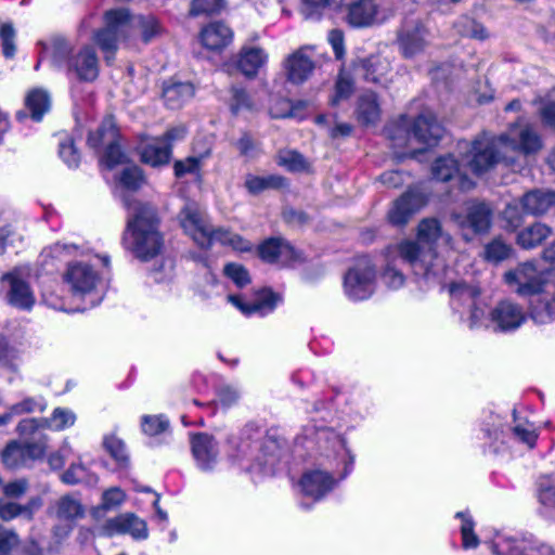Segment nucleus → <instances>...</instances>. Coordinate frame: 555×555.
Returning <instances> with one entry per match:
<instances>
[{
    "mask_svg": "<svg viewBox=\"0 0 555 555\" xmlns=\"http://www.w3.org/2000/svg\"><path fill=\"white\" fill-rule=\"evenodd\" d=\"M541 149L540 135L528 124H515L499 137L482 133L472 143H459L463 165L475 175L488 171L501 160L513 165L514 158L507 155L508 152L527 156L535 154Z\"/></svg>",
    "mask_w": 555,
    "mask_h": 555,
    "instance_id": "1",
    "label": "nucleus"
},
{
    "mask_svg": "<svg viewBox=\"0 0 555 555\" xmlns=\"http://www.w3.org/2000/svg\"><path fill=\"white\" fill-rule=\"evenodd\" d=\"M452 249V236L442 230L441 223L435 218L423 219L416 231V240H403L396 245L387 247V256L398 253L399 257L408 262L416 275L426 280L441 278L447 270L443 251Z\"/></svg>",
    "mask_w": 555,
    "mask_h": 555,
    "instance_id": "2",
    "label": "nucleus"
},
{
    "mask_svg": "<svg viewBox=\"0 0 555 555\" xmlns=\"http://www.w3.org/2000/svg\"><path fill=\"white\" fill-rule=\"evenodd\" d=\"M304 438L309 443L315 444L321 457V465L325 468L308 470L299 482L304 495L318 501L336 486L337 481L334 475L337 474L340 464L345 469L340 478L348 474L349 455L344 439L333 429L307 425L304 428Z\"/></svg>",
    "mask_w": 555,
    "mask_h": 555,
    "instance_id": "3",
    "label": "nucleus"
},
{
    "mask_svg": "<svg viewBox=\"0 0 555 555\" xmlns=\"http://www.w3.org/2000/svg\"><path fill=\"white\" fill-rule=\"evenodd\" d=\"M124 205L128 210L127 227L122 234L124 247L142 261L156 257L164 245L156 208L128 197L124 198Z\"/></svg>",
    "mask_w": 555,
    "mask_h": 555,
    "instance_id": "4",
    "label": "nucleus"
},
{
    "mask_svg": "<svg viewBox=\"0 0 555 555\" xmlns=\"http://www.w3.org/2000/svg\"><path fill=\"white\" fill-rule=\"evenodd\" d=\"M104 23L105 27L94 34L93 40L104 52L107 61L117 50L118 42L129 36L130 28L137 31L145 43L160 36L164 30L154 15L131 17L126 9L106 11Z\"/></svg>",
    "mask_w": 555,
    "mask_h": 555,
    "instance_id": "5",
    "label": "nucleus"
},
{
    "mask_svg": "<svg viewBox=\"0 0 555 555\" xmlns=\"http://www.w3.org/2000/svg\"><path fill=\"white\" fill-rule=\"evenodd\" d=\"M229 459L248 472L271 473L281 455V443L260 430L249 433L246 428L240 436L228 439Z\"/></svg>",
    "mask_w": 555,
    "mask_h": 555,
    "instance_id": "6",
    "label": "nucleus"
},
{
    "mask_svg": "<svg viewBox=\"0 0 555 555\" xmlns=\"http://www.w3.org/2000/svg\"><path fill=\"white\" fill-rule=\"evenodd\" d=\"M53 66L65 69L80 81L91 82L99 76V57L90 44L73 47L64 38H55L52 43Z\"/></svg>",
    "mask_w": 555,
    "mask_h": 555,
    "instance_id": "7",
    "label": "nucleus"
},
{
    "mask_svg": "<svg viewBox=\"0 0 555 555\" xmlns=\"http://www.w3.org/2000/svg\"><path fill=\"white\" fill-rule=\"evenodd\" d=\"M388 132L395 146L412 149L413 142L427 146L436 145L442 138L444 129L433 112L425 111L412 124L405 116L401 117L395 132L392 133L391 129Z\"/></svg>",
    "mask_w": 555,
    "mask_h": 555,
    "instance_id": "8",
    "label": "nucleus"
},
{
    "mask_svg": "<svg viewBox=\"0 0 555 555\" xmlns=\"http://www.w3.org/2000/svg\"><path fill=\"white\" fill-rule=\"evenodd\" d=\"M448 292L454 309L467 314L463 320L468 327L472 330L482 327L488 304L482 297L480 286L477 283L459 280L448 285Z\"/></svg>",
    "mask_w": 555,
    "mask_h": 555,
    "instance_id": "9",
    "label": "nucleus"
},
{
    "mask_svg": "<svg viewBox=\"0 0 555 555\" xmlns=\"http://www.w3.org/2000/svg\"><path fill=\"white\" fill-rule=\"evenodd\" d=\"M88 145L98 151L103 149L100 164L106 169H114L127 163V156L119 146V133L113 119H105L95 132L88 137Z\"/></svg>",
    "mask_w": 555,
    "mask_h": 555,
    "instance_id": "10",
    "label": "nucleus"
},
{
    "mask_svg": "<svg viewBox=\"0 0 555 555\" xmlns=\"http://www.w3.org/2000/svg\"><path fill=\"white\" fill-rule=\"evenodd\" d=\"M376 270L370 257H360L344 278L345 295L353 301L365 300L375 289Z\"/></svg>",
    "mask_w": 555,
    "mask_h": 555,
    "instance_id": "11",
    "label": "nucleus"
},
{
    "mask_svg": "<svg viewBox=\"0 0 555 555\" xmlns=\"http://www.w3.org/2000/svg\"><path fill=\"white\" fill-rule=\"evenodd\" d=\"M184 127L167 130L163 135L146 138L139 145L141 160L152 167L167 165L171 157V143L184 137Z\"/></svg>",
    "mask_w": 555,
    "mask_h": 555,
    "instance_id": "12",
    "label": "nucleus"
},
{
    "mask_svg": "<svg viewBox=\"0 0 555 555\" xmlns=\"http://www.w3.org/2000/svg\"><path fill=\"white\" fill-rule=\"evenodd\" d=\"M179 223L184 232L204 249L211 246L214 233L211 224L194 202H186L178 215Z\"/></svg>",
    "mask_w": 555,
    "mask_h": 555,
    "instance_id": "13",
    "label": "nucleus"
},
{
    "mask_svg": "<svg viewBox=\"0 0 555 555\" xmlns=\"http://www.w3.org/2000/svg\"><path fill=\"white\" fill-rule=\"evenodd\" d=\"M504 282L520 296H533L543 293L546 279L533 262H525L507 271Z\"/></svg>",
    "mask_w": 555,
    "mask_h": 555,
    "instance_id": "14",
    "label": "nucleus"
},
{
    "mask_svg": "<svg viewBox=\"0 0 555 555\" xmlns=\"http://www.w3.org/2000/svg\"><path fill=\"white\" fill-rule=\"evenodd\" d=\"M527 321L524 308L509 299L499 301L486 315L482 326L491 327L494 332L509 333L518 330Z\"/></svg>",
    "mask_w": 555,
    "mask_h": 555,
    "instance_id": "15",
    "label": "nucleus"
},
{
    "mask_svg": "<svg viewBox=\"0 0 555 555\" xmlns=\"http://www.w3.org/2000/svg\"><path fill=\"white\" fill-rule=\"evenodd\" d=\"M452 219L463 231V237L470 241L465 231L474 234L487 233L491 227L492 210L488 204L473 201L465 204L463 211L453 212Z\"/></svg>",
    "mask_w": 555,
    "mask_h": 555,
    "instance_id": "16",
    "label": "nucleus"
},
{
    "mask_svg": "<svg viewBox=\"0 0 555 555\" xmlns=\"http://www.w3.org/2000/svg\"><path fill=\"white\" fill-rule=\"evenodd\" d=\"M27 275L26 271L14 268L1 276V288L5 300L11 306L23 310L30 309L35 304L34 293L26 281Z\"/></svg>",
    "mask_w": 555,
    "mask_h": 555,
    "instance_id": "17",
    "label": "nucleus"
},
{
    "mask_svg": "<svg viewBox=\"0 0 555 555\" xmlns=\"http://www.w3.org/2000/svg\"><path fill=\"white\" fill-rule=\"evenodd\" d=\"M96 532L102 537L129 534L134 540H146L149 538L145 520L129 512L105 520L96 527Z\"/></svg>",
    "mask_w": 555,
    "mask_h": 555,
    "instance_id": "18",
    "label": "nucleus"
},
{
    "mask_svg": "<svg viewBox=\"0 0 555 555\" xmlns=\"http://www.w3.org/2000/svg\"><path fill=\"white\" fill-rule=\"evenodd\" d=\"M496 555H555L554 548L530 537H498L493 542Z\"/></svg>",
    "mask_w": 555,
    "mask_h": 555,
    "instance_id": "19",
    "label": "nucleus"
},
{
    "mask_svg": "<svg viewBox=\"0 0 555 555\" xmlns=\"http://www.w3.org/2000/svg\"><path fill=\"white\" fill-rule=\"evenodd\" d=\"M63 282L74 296L83 297L95 289L100 282V275L92 266L82 261H74L67 264Z\"/></svg>",
    "mask_w": 555,
    "mask_h": 555,
    "instance_id": "20",
    "label": "nucleus"
},
{
    "mask_svg": "<svg viewBox=\"0 0 555 555\" xmlns=\"http://www.w3.org/2000/svg\"><path fill=\"white\" fill-rule=\"evenodd\" d=\"M398 46L405 59L424 52L430 42V34L420 20H405L398 31Z\"/></svg>",
    "mask_w": 555,
    "mask_h": 555,
    "instance_id": "21",
    "label": "nucleus"
},
{
    "mask_svg": "<svg viewBox=\"0 0 555 555\" xmlns=\"http://www.w3.org/2000/svg\"><path fill=\"white\" fill-rule=\"evenodd\" d=\"M282 66L287 81L294 85L304 83L315 68L314 48L300 47L284 59Z\"/></svg>",
    "mask_w": 555,
    "mask_h": 555,
    "instance_id": "22",
    "label": "nucleus"
},
{
    "mask_svg": "<svg viewBox=\"0 0 555 555\" xmlns=\"http://www.w3.org/2000/svg\"><path fill=\"white\" fill-rule=\"evenodd\" d=\"M191 450L196 466L204 472L211 470L218 461L219 448L216 439L205 433L191 437Z\"/></svg>",
    "mask_w": 555,
    "mask_h": 555,
    "instance_id": "23",
    "label": "nucleus"
},
{
    "mask_svg": "<svg viewBox=\"0 0 555 555\" xmlns=\"http://www.w3.org/2000/svg\"><path fill=\"white\" fill-rule=\"evenodd\" d=\"M228 301L235 306L245 315L254 313L266 315L274 310L279 296L269 289H262L255 295V299L247 304L237 295H229Z\"/></svg>",
    "mask_w": 555,
    "mask_h": 555,
    "instance_id": "24",
    "label": "nucleus"
},
{
    "mask_svg": "<svg viewBox=\"0 0 555 555\" xmlns=\"http://www.w3.org/2000/svg\"><path fill=\"white\" fill-rule=\"evenodd\" d=\"M425 203V197L421 193L409 191L393 203L388 219L395 225H403Z\"/></svg>",
    "mask_w": 555,
    "mask_h": 555,
    "instance_id": "25",
    "label": "nucleus"
},
{
    "mask_svg": "<svg viewBox=\"0 0 555 555\" xmlns=\"http://www.w3.org/2000/svg\"><path fill=\"white\" fill-rule=\"evenodd\" d=\"M268 53L259 47H244L233 60L234 67L247 78H255L268 62Z\"/></svg>",
    "mask_w": 555,
    "mask_h": 555,
    "instance_id": "26",
    "label": "nucleus"
},
{
    "mask_svg": "<svg viewBox=\"0 0 555 555\" xmlns=\"http://www.w3.org/2000/svg\"><path fill=\"white\" fill-rule=\"evenodd\" d=\"M233 30L222 22L207 24L199 34V40L204 48L211 51H220L233 40Z\"/></svg>",
    "mask_w": 555,
    "mask_h": 555,
    "instance_id": "27",
    "label": "nucleus"
},
{
    "mask_svg": "<svg viewBox=\"0 0 555 555\" xmlns=\"http://www.w3.org/2000/svg\"><path fill=\"white\" fill-rule=\"evenodd\" d=\"M260 258L267 262L287 264L295 259L294 248L281 237H271L258 247Z\"/></svg>",
    "mask_w": 555,
    "mask_h": 555,
    "instance_id": "28",
    "label": "nucleus"
},
{
    "mask_svg": "<svg viewBox=\"0 0 555 555\" xmlns=\"http://www.w3.org/2000/svg\"><path fill=\"white\" fill-rule=\"evenodd\" d=\"M48 513L61 521L75 525V522L85 517L86 508L74 495L66 494L56 500Z\"/></svg>",
    "mask_w": 555,
    "mask_h": 555,
    "instance_id": "29",
    "label": "nucleus"
},
{
    "mask_svg": "<svg viewBox=\"0 0 555 555\" xmlns=\"http://www.w3.org/2000/svg\"><path fill=\"white\" fill-rule=\"evenodd\" d=\"M521 207L526 214L540 216L555 207V192L532 190L521 197Z\"/></svg>",
    "mask_w": 555,
    "mask_h": 555,
    "instance_id": "30",
    "label": "nucleus"
},
{
    "mask_svg": "<svg viewBox=\"0 0 555 555\" xmlns=\"http://www.w3.org/2000/svg\"><path fill=\"white\" fill-rule=\"evenodd\" d=\"M433 175L437 180L449 181L453 178L459 179V185L462 190H469L474 182L464 173H461L457 162L452 156L438 158L433 166Z\"/></svg>",
    "mask_w": 555,
    "mask_h": 555,
    "instance_id": "31",
    "label": "nucleus"
},
{
    "mask_svg": "<svg viewBox=\"0 0 555 555\" xmlns=\"http://www.w3.org/2000/svg\"><path fill=\"white\" fill-rule=\"evenodd\" d=\"M347 21L356 27H366L377 23L378 10L373 0H359L349 5Z\"/></svg>",
    "mask_w": 555,
    "mask_h": 555,
    "instance_id": "32",
    "label": "nucleus"
},
{
    "mask_svg": "<svg viewBox=\"0 0 555 555\" xmlns=\"http://www.w3.org/2000/svg\"><path fill=\"white\" fill-rule=\"evenodd\" d=\"M382 116V108L374 92L362 93L357 102L356 117L363 126L376 125Z\"/></svg>",
    "mask_w": 555,
    "mask_h": 555,
    "instance_id": "33",
    "label": "nucleus"
},
{
    "mask_svg": "<svg viewBox=\"0 0 555 555\" xmlns=\"http://www.w3.org/2000/svg\"><path fill=\"white\" fill-rule=\"evenodd\" d=\"M78 254H80V247L75 244L55 243L41 251L39 263L42 270L50 272L55 267L56 260L62 261Z\"/></svg>",
    "mask_w": 555,
    "mask_h": 555,
    "instance_id": "34",
    "label": "nucleus"
},
{
    "mask_svg": "<svg viewBox=\"0 0 555 555\" xmlns=\"http://www.w3.org/2000/svg\"><path fill=\"white\" fill-rule=\"evenodd\" d=\"M195 90L190 82H166L163 89L165 104L171 108H180L194 96Z\"/></svg>",
    "mask_w": 555,
    "mask_h": 555,
    "instance_id": "35",
    "label": "nucleus"
},
{
    "mask_svg": "<svg viewBox=\"0 0 555 555\" xmlns=\"http://www.w3.org/2000/svg\"><path fill=\"white\" fill-rule=\"evenodd\" d=\"M552 234V229L542 222H535L517 234V244L524 249H531L545 241Z\"/></svg>",
    "mask_w": 555,
    "mask_h": 555,
    "instance_id": "36",
    "label": "nucleus"
},
{
    "mask_svg": "<svg viewBox=\"0 0 555 555\" xmlns=\"http://www.w3.org/2000/svg\"><path fill=\"white\" fill-rule=\"evenodd\" d=\"M47 408V401L42 396L26 397L22 401L13 404L9 412L0 416V425L9 422L13 416L22 414L43 412Z\"/></svg>",
    "mask_w": 555,
    "mask_h": 555,
    "instance_id": "37",
    "label": "nucleus"
},
{
    "mask_svg": "<svg viewBox=\"0 0 555 555\" xmlns=\"http://www.w3.org/2000/svg\"><path fill=\"white\" fill-rule=\"evenodd\" d=\"M25 105L29 109L31 118L39 121L50 109V96L42 89H34L27 94Z\"/></svg>",
    "mask_w": 555,
    "mask_h": 555,
    "instance_id": "38",
    "label": "nucleus"
},
{
    "mask_svg": "<svg viewBox=\"0 0 555 555\" xmlns=\"http://www.w3.org/2000/svg\"><path fill=\"white\" fill-rule=\"evenodd\" d=\"M513 254V247L501 237H495L485 245L482 257L491 263H499L508 259Z\"/></svg>",
    "mask_w": 555,
    "mask_h": 555,
    "instance_id": "39",
    "label": "nucleus"
},
{
    "mask_svg": "<svg viewBox=\"0 0 555 555\" xmlns=\"http://www.w3.org/2000/svg\"><path fill=\"white\" fill-rule=\"evenodd\" d=\"M76 422V415L73 411L65 408H56L50 417H43V425L47 429L60 431L72 427Z\"/></svg>",
    "mask_w": 555,
    "mask_h": 555,
    "instance_id": "40",
    "label": "nucleus"
},
{
    "mask_svg": "<svg viewBox=\"0 0 555 555\" xmlns=\"http://www.w3.org/2000/svg\"><path fill=\"white\" fill-rule=\"evenodd\" d=\"M454 26L457 33L464 37L478 40H485L489 37L486 27L468 16L460 17Z\"/></svg>",
    "mask_w": 555,
    "mask_h": 555,
    "instance_id": "41",
    "label": "nucleus"
},
{
    "mask_svg": "<svg viewBox=\"0 0 555 555\" xmlns=\"http://www.w3.org/2000/svg\"><path fill=\"white\" fill-rule=\"evenodd\" d=\"M127 499L126 492L119 487H112L102 493L101 504L94 508L95 515L100 512L113 511L120 507Z\"/></svg>",
    "mask_w": 555,
    "mask_h": 555,
    "instance_id": "42",
    "label": "nucleus"
},
{
    "mask_svg": "<svg viewBox=\"0 0 555 555\" xmlns=\"http://www.w3.org/2000/svg\"><path fill=\"white\" fill-rule=\"evenodd\" d=\"M214 242L229 245L237 251H250L253 248V244L249 241L222 228L215 230Z\"/></svg>",
    "mask_w": 555,
    "mask_h": 555,
    "instance_id": "43",
    "label": "nucleus"
},
{
    "mask_svg": "<svg viewBox=\"0 0 555 555\" xmlns=\"http://www.w3.org/2000/svg\"><path fill=\"white\" fill-rule=\"evenodd\" d=\"M388 64L377 57H370L362 62L360 72L366 81L379 83L387 73Z\"/></svg>",
    "mask_w": 555,
    "mask_h": 555,
    "instance_id": "44",
    "label": "nucleus"
},
{
    "mask_svg": "<svg viewBox=\"0 0 555 555\" xmlns=\"http://www.w3.org/2000/svg\"><path fill=\"white\" fill-rule=\"evenodd\" d=\"M2 462L9 468H18L28 463L24 448L18 441H11L2 452Z\"/></svg>",
    "mask_w": 555,
    "mask_h": 555,
    "instance_id": "45",
    "label": "nucleus"
},
{
    "mask_svg": "<svg viewBox=\"0 0 555 555\" xmlns=\"http://www.w3.org/2000/svg\"><path fill=\"white\" fill-rule=\"evenodd\" d=\"M284 182V179L281 177L270 176V177H258L254 175H247L245 178V188L251 194H258L269 188H278L281 186Z\"/></svg>",
    "mask_w": 555,
    "mask_h": 555,
    "instance_id": "46",
    "label": "nucleus"
},
{
    "mask_svg": "<svg viewBox=\"0 0 555 555\" xmlns=\"http://www.w3.org/2000/svg\"><path fill=\"white\" fill-rule=\"evenodd\" d=\"M276 162L288 171H306L309 169V164L304 156L292 150L281 151Z\"/></svg>",
    "mask_w": 555,
    "mask_h": 555,
    "instance_id": "47",
    "label": "nucleus"
},
{
    "mask_svg": "<svg viewBox=\"0 0 555 555\" xmlns=\"http://www.w3.org/2000/svg\"><path fill=\"white\" fill-rule=\"evenodd\" d=\"M21 349L11 345L4 337H0V366L15 369L21 360Z\"/></svg>",
    "mask_w": 555,
    "mask_h": 555,
    "instance_id": "48",
    "label": "nucleus"
},
{
    "mask_svg": "<svg viewBox=\"0 0 555 555\" xmlns=\"http://www.w3.org/2000/svg\"><path fill=\"white\" fill-rule=\"evenodd\" d=\"M103 447L118 464L126 465L128 463L126 446L122 440L116 436H105L103 439Z\"/></svg>",
    "mask_w": 555,
    "mask_h": 555,
    "instance_id": "49",
    "label": "nucleus"
},
{
    "mask_svg": "<svg viewBox=\"0 0 555 555\" xmlns=\"http://www.w3.org/2000/svg\"><path fill=\"white\" fill-rule=\"evenodd\" d=\"M210 152L207 150L198 156H190L184 160H178L173 165L175 175L181 178L189 173H197L201 168L202 162L209 156Z\"/></svg>",
    "mask_w": 555,
    "mask_h": 555,
    "instance_id": "50",
    "label": "nucleus"
},
{
    "mask_svg": "<svg viewBox=\"0 0 555 555\" xmlns=\"http://www.w3.org/2000/svg\"><path fill=\"white\" fill-rule=\"evenodd\" d=\"M386 259L388 261L386 268L382 273V280L387 285V287L392 289H398L404 284V275L400 270H398L395 266L391 264V260L399 256L398 253L391 254L387 256V250L385 251Z\"/></svg>",
    "mask_w": 555,
    "mask_h": 555,
    "instance_id": "51",
    "label": "nucleus"
},
{
    "mask_svg": "<svg viewBox=\"0 0 555 555\" xmlns=\"http://www.w3.org/2000/svg\"><path fill=\"white\" fill-rule=\"evenodd\" d=\"M456 517L462 520L461 524V534H462V545L464 548H474L478 545L479 540L477 535L474 533V521L472 518L464 512H459Z\"/></svg>",
    "mask_w": 555,
    "mask_h": 555,
    "instance_id": "52",
    "label": "nucleus"
},
{
    "mask_svg": "<svg viewBox=\"0 0 555 555\" xmlns=\"http://www.w3.org/2000/svg\"><path fill=\"white\" fill-rule=\"evenodd\" d=\"M169 422L163 415H143L141 418V428L145 435L157 436L166 431Z\"/></svg>",
    "mask_w": 555,
    "mask_h": 555,
    "instance_id": "53",
    "label": "nucleus"
},
{
    "mask_svg": "<svg viewBox=\"0 0 555 555\" xmlns=\"http://www.w3.org/2000/svg\"><path fill=\"white\" fill-rule=\"evenodd\" d=\"M119 183L127 190H137L143 183L141 169L135 165H127L119 177Z\"/></svg>",
    "mask_w": 555,
    "mask_h": 555,
    "instance_id": "54",
    "label": "nucleus"
},
{
    "mask_svg": "<svg viewBox=\"0 0 555 555\" xmlns=\"http://www.w3.org/2000/svg\"><path fill=\"white\" fill-rule=\"evenodd\" d=\"M15 37L16 31L12 24L4 23L0 27V39L2 47V54L11 59L15 55L16 47H15Z\"/></svg>",
    "mask_w": 555,
    "mask_h": 555,
    "instance_id": "55",
    "label": "nucleus"
},
{
    "mask_svg": "<svg viewBox=\"0 0 555 555\" xmlns=\"http://www.w3.org/2000/svg\"><path fill=\"white\" fill-rule=\"evenodd\" d=\"M339 3L340 0H304L301 12L306 18H319L324 9Z\"/></svg>",
    "mask_w": 555,
    "mask_h": 555,
    "instance_id": "56",
    "label": "nucleus"
},
{
    "mask_svg": "<svg viewBox=\"0 0 555 555\" xmlns=\"http://www.w3.org/2000/svg\"><path fill=\"white\" fill-rule=\"evenodd\" d=\"M539 501L545 508L555 511V477L541 480Z\"/></svg>",
    "mask_w": 555,
    "mask_h": 555,
    "instance_id": "57",
    "label": "nucleus"
},
{
    "mask_svg": "<svg viewBox=\"0 0 555 555\" xmlns=\"http://www.w3.org/2000/svg\"><path fill=\"white\" fill-rule=\"evenodd\" d=\"M26 457L29 461H36L42 459L48 449V438L40 436L38 439L33 441H26L22 443Z\"/></svg>",
    "mask_w": 555,
    "mask_h": 555,
    "instance_id": "58",
    "label": "nucleus"
},
{
    "mask_svg": "<svg viewBox=\"0 0 555 555\" xmlns=\"http://www.w3.org/2000/svg\"><path fill=\"white\" fill-rule=\"evenodd\" d=\"M42 418H24L22 420L17 427L16 431L24 439L35 438L37 433L41 429H47Z\"/></svg>",
    "mask_w": 555,
    "mask_h": 555,
    "instance_id": "59",
    "label": "nucleus"
},
{
    "mask_svg": "<svg viewBox=\"0 0 555 555\" xmlns=\"http://www.w3.org/2000/svg\"><path fill=\"white\" fill-rule=\"evenodd\" d=\"M224 0H193L191 3L190 15L198 16L201 14H212L223 7Z\"/></svg>",
    "mask_w": 555,
    "mask_h": 555,
    "instance_id": "60",
    "label": "nucleus"
},
{
    "mask_svg": "<svg viewBox=\"0 0 555 555\" xmlns=\"http://www.w3.org/2000/svg\"><path fill=\"white\" fill-rule=\"evenodd\" d=\"M60 156L68 167H77L80 162V155L74 144L73 139L66 138L60 142Z\"/></svg>",
    "mask_w": 555,
    "mask_h": 555,
    "instance_id": "61",
    "label": "nucleus"
},
{
    "mask_svg": "<svg viewBox=\"0 0 555 555\" xmlns=\"http://www.w3.org/2000/svg\"><path fill=\"white\" fill-rule=\"evenodd\" d=\"M223 272L237 287H244L250 283L247 270L241 264L228 263Z\"/></svg>",
    "mask_w": 555,
    "mask_h": 555,
    "instance_id": "62",
    "label": "nucleus"
},
{
    "mask_svg": "<svg viewBox=\"0 0 555 555\" xmlns=\"http://www.w3.org/2000/svg\"><path fill=\"white\" fill-rule=\"evenodd\" d=\"M88 470L81 463L72 464L61 475V480L66 485H77L87 480Z\"/></svg>",
    "mask_w": 555,
    "mask_h": 555,
    "instance_id": "63",
    "label": "nucleus"
},
{
    "mask_svg": "<svg viewBox=\"0 0 555 555\" xmlns=\"http://www.w3.org/2000/svg\"><path fill=\"white\" fill-rule=\"evenodd\" d=\"M20 544L18 535L11 530L0 532V555H12V551Z\"/></svg>",
    "mask_w": 555,
    "mask_h": 555,
    "instance_id": "64",
    "label": "nucleus"
}]
</instances>
